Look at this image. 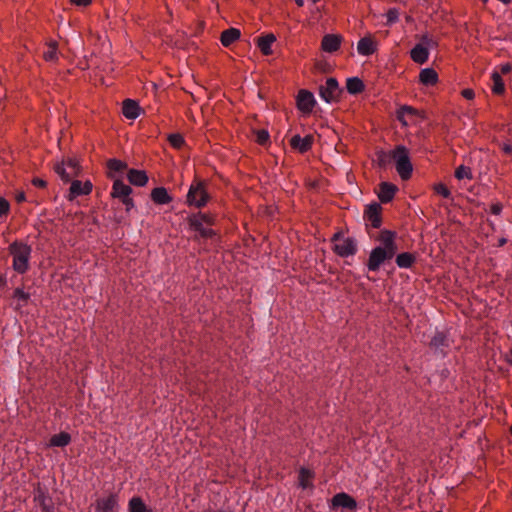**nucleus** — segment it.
Instances as JSON below:
<instances>
[{
  "label": "nucleus",
  "mask_w": 512,
  "mask_h": 512,
  "mask_svg": "<svg viewBox=\"0 0 512 512\" xmlns=\"http://www.w3.org/2000/svg\"><path fill=\"white\" fill-rule=\"evenodd\" d=\"M418 116L417 110L410 106H402L397 111V119L403 126H408Z\"/></svg>",
  "instance_id": "obj_19"
},
{
  "label": "nucleus",
  "mask_w": 512,
  "mask_h": 512,
  "mask_svg": "<svg viewBox=\"0 0 512 512\" xmlns=\"http://www.w3.org/2000/svg\"><path fill=\"white\" fill-rule=\"evenodd\" d=\"M40 507L42 509V512H54V506L51 499H48L46 497H42V499L40 500Z\"/></svg>",
  "instance_id": "obj_40"
},
{
  "label": "nucleus",
  "mask_w": 512,
  "mask_h": 512,
  "mask_svg": "<svg viewBox=\"0 0 512 512\" xmlns=\"http://www.w3.org/2000/svg\"><path fill=\"white\" fill-rule=\"evenodd\" d=\"M427 41V36L422 38V42L414 46L410 52L412 60L418 64H424L429 57L428 47L424 44Z\"/></svg>",
  "instance_id": "obj_11"
},
{
  "label": "nucleus",
  "mask_w": 512,
  "mask_h": 512,
  "mask_svg": "<svg viewBox=\"0 0 512 512\" xmlns=\"http://www.w3.org/2000/svg\"><path fill=\"white\" fill-rule=\"evenodd\" d=\"M316 104L314 95L308 90H300L297 95V107L303 113H310Z\"/></svg>",
  "instance_id": "obj_8"
},
{
  "label": "nucleus",
  "mask_w": 512,
  "mask_h": 512,
  "mask_svg": "<svg viewBox=\"0 0 512 512\" xmlns=\"http://www.w3.org/2000/svg\"><path fill=\"white\" fill-rule=\"evenodd\" d=\"M357 51L363 56L372 55L376 51V45L371 37H363L357 43Z\"/></svg>",
  "instance_id": "obj_21"
},
{
  "label": "nucleus",
  "mask_w": 512,
  "mask_h": 512,
  "mask_svg": "<svg viewBox=\"0 0 512 512\" xmlns=\"http://www.w3.org/2000/svg\"><path fill=\"white\" fill-rule=\"evenodd\" d=\"M71 442V436L67 432L55 434L50 438V446L65 447Z\"/></svg>",
  "instance_id": "obj_29"
},
{
  "label": "nucleus",
  "mask_w": 512,
  "mask_h": 512,
  "mask_svg": "<svg viewBox=\"0 0 512 512\" xmlns=\"http://www.w3.org/2000/svg\"><path fill=\"white\" fill-rule=\"evenodd\" d=\"M511 69H512L511 65L508 63L501 65V68H500L501 73H503V74L509 73L511 71Z\"/></svg>",
  "instance_id": "obj_51"
},
{
  "label": "nucleus",
  "mask_w": 512,
  "mask_h": 512,
  "mask_svg": "<svg viewBox=\"0 0 512 512\" xmlns=\"http://www.w3.org/2000/svg\"><path fill=\"white\" fill-rule=\"evenodd\" d=\"M151 199L156 204H168L172 201V197L168 194L164 187L154 188L151 192Z\"/></svg>",
  "instance_id": "obj_26"
},
{
  "label": "nucleus",
  "mask_w": 512,
  "mask_h": 512,
  "mask_svg": "<svg viewBox=\"0 0 512 512\" xmlns=\"http://www.w3.org/2000/svg\"><path fill=\"white\" fill-rule=\"evenodd\" d=\"M168 140L170 144L177 149H180L185 143L183 136L178 133L169 135Z\"/></svg>",
  "instance_id": "obj_37"
},
{
  "label": "nucleus",
  "mask_w": 512,
  "mask_h": 512,
  "mask_svg": "<svg viewBox=\"0 0 512 512\" xmlns=\"http://www.w3.org/2000/svg\"><path fill=\"white\" fill-rule=\"evenodd\" d=\"M92 191V183L86 181L82 183L79 180H73L69 189L68 200L72 201L78 196L88 195Z\"/></svg>",
  "instance_id": "obj_9"
},
{
  "label": "nucleus",
  "mask_w": 512,
  "mask_h": 512,
  "mask_svg": "<svg viewBox=\"0 0 512 512\" xmlns=\"http://www.w3.org/2000/svg\"><path fill=\"white\" fill-rule=\"evenodd\" d=\"M415 261V257L413 254L409 252H403L397 255L396 264L400 268H409Z\"/></svg>",
  "instance_id": "obj_31"
},
{
  "label": "nucleus",
  "mask_w": 512,
  "mask_h": 512,
  "mask_svg": "<svg viewBox=\"0 0 512 512\" xmlns=\"http://www.w3.org/2000/svg\"><path fill=\"white\" fill-rule=\"evenodd\" d=\"M33 185L39 188H45L47 185V182L40 178H34L32 181Z\"/></svg>",
  "instance_id": "obj_47"
},
{
  "label": "nucleus",
  "mask_w": 512,
  "mask_h": 512,
  "mask_svg": "<svg viewBox=\"0 0 512 512\" xmlns=\"http://www.w3.org/2000/svg\"><path fill=\"white\" fill-rule=\"evenodd\" d=\"M44 58L47 61H55L57 59L56 43L51 44L48 50L44 52Z\"/></svg>",
  "instance_id": "obj_38"
},
{
  "label": "nucleus",
  "mask_w": 512,
  "mask_h": 512,
  "mask_svg": "<svg viewBox=\"0 0 512 512\" xmlns=\"http://www.w3.org/2000/svg\"><path fill=\"white\" fill-rule=\"evenodd\" d=\"M510 431H511V434H512V425H511Z\"/></svg>",
  "instance_id": "obj_59"
},
{
  "label": "nucleus",
  "mask_w": 512,
  "mask_h": 512,
  "mask_svg": "<svg viewBox=\"0 0 512 512\" xmlns=\"http://www.w3.org/2000/svg\"><path fill=\"white\" fill-rule=\"evenodd\" d=\"M118 505L116 494H111L106 498H100L96 501V509L99 512H113Z\"/></svg>",
  "instance_id": "obj_17"
},
{
  "label": "nucleus",
  "mask_w": 512,
  "mask_h": 512,
  "mask_svg": "<svg viewBox=\"0 0 512 512\" xmlns=\"http://www.w3.org/2000/svg\"><path fill=\"white\" fill-rule=\"evenodd\" d=\"M342 37L335 34H327L323 37L321 47L325 52L333 53L340 47Z\"/></svg>",
  "instance_id": "obj_16"
},
{
  "label": "nucleus",
  "mask_w": 512,
  "mask_h": 512,
  "mask_svg": "<svg viewBox=\"0 0 512 512\" xmlns=\"http://www.w3.org/2000/svg\"><path fill=\"white\" fill-rule=\"evenodd\" d=\"M210 199V195L207 191V184L202 180H195L187 193L186 202L189 206H195L197 208L204 207Z\"/></svg>",
  "instance_id": "obj_3"
},
{
  "label": "nucleus",
  "mask_w": 512,
  "mask_h": 512,
  "mask_svg": "<svg viewBox=\"0 0 512 512\" xmlns=\"http://www.w3.org/2000/svg\"><path fill=\"white\" fill-rule=\"evenodd\" d=\"M276 37L273 34H267L257 39L258 47L264 55L272 54L271 46L275 42Z\"/></svg>",
  "instance_id": "obj_27"
},
{
  "label": "nucleus",
  "mask_w": 512,
  "mask_h": 512,
  "mask_svg": "<svg viewBox=\"0 0 512 512\" xmlns=\"http://www.w3.org/2000/svg\"><path fill=\"white\" fill-rule=\"evenodd\" d=\"M506 243V239L502 238L499 240V246H503Z\"/></svg>",
  "instance_id": "obj_57"
},
{
  "label": "nucleus",
  "mask_w": 512,
  "mask_h": 512,
  "mask_svg": "<svg viewBox=\"0 0 512 512\" xmlns=\"http://www.w3.org/2000/svg\"><path fill=\"white\" fill-rule=\"evenodd\" d=\"M241 36V32L237 28H229L221 33L220 41L223 46L229 47L232 43L238 40Z\"/></svg>",
  "instance_id": "obj_25"
},
{
  "label": "nucleus",
  "mask_w": 512,
  "mask_h": 512,
  "mask_svg": "<svg viewBox=\"0 0 512 512\" xmlns=\"http://www.w3.org/2000/svg\"><path fill=\"white\" fill-rule=\"evenodd\" d=\"M462 95L466 99H473L474 98V91L471 89H464L462 91Z\"/></svg>",
  "instance_id": "obj_49"
},
{
  "label": "nucleus",
  "mask_w": 512,
  "mask_h": 512,
  "mask_svg": "<svg viewBox=\"0 0 512 512\" xmlns=\"http://www.w3.org/2000/svg\"><path fill=\"white\" fill-rule=\"evenodd\" d=\"M332 506L333 507H342L347 510H356L357 502L353 497L348 495L345 492H341L333 496L332 498Z\"/></svg>",
  "instance_id": "obj_14"
},
{
  "label": "nucleus",
  "mask_w": 512,
  "mask_h": 512,
  "mask_svg": "<svg viewBox=\"0 0 512 512\" xmlns=\"http://www.w3.org/2000/svg\"><path fill=\"white\" fill-rule=\"evenodd\" d=\"M399 13L396 9H390L387 12V24L395 23L398 20Z\"/></svg>",
  "instance_id": "obj_46"
},
{
  "label": "nucleus",
  "mask_w": 512,
  "mask_h": 512,
  "mask_svg": "<svg viewBox=\"0 0 512 512\" xmlns=\"http://www.w3.org/2000/svg\"><path fill=\"white\" fill-rule=\"evenodd\" d=\"M107 167L109 170V177L115 180L119 179L118 176L127 169V164L118 159H110L107 162Z\"/></svg>",
  "instance_id": "obj_22"
},
{
  "label": "nucleus",
  "mask_w": 512,
  "mask_h": 512,
  "mask_svg": "<svg viewBox=\"0 0 512 512\" xmlns=\"http://www.w3.org/2000/svg\"><path fill=\"white\" fill-rule=\"evenodd\" d=\"M132 188L125 184L122 179H115L112 186L111 196L121 202L130 197Z\"/></svg>",
  "instance_id": "obj_13"
},
{
  "label": "nucleus",
  "mask_w": 512,
  "mask_h": 512,
  "mask_svg": "<svg viewBox=\"0 0 512 512\" xmlns=\"http://www.w3.org/2000/svg\"><path fill=\"white\" fill-rule=\"evenodd\" d=\"M381 206L374 202L367 206L364 217L373 228H379L381 225Z\"/></svg>",
  "instance_id": "obj_12"
},
{
  "label": "nucleus",
  "mask_w": 512,
  "mask_h": 512,
  "mask_svg": "<svg viewBox=\"0 0 512 512\" xmlns=\"http://www.w3.org/2000/svg\"><path fill=\"white\" fill-rule=\"evenodd\" d=\"M122 203L125 205L126 211H130L134 207V201L131 197L124 199Z\"/></svg>",
  "instance_id": "obj_48"
},
{
  "label": "nucleus",
  "mask_w": 512,
  "mask_h": 512,
  "mask_svg": "<svg viewBox=\"0 0 512 512\" xmlns=\"http://www.w3.org/2000/svg\"><path fill=\"white\" fill-rule=\"evenodd\" d=\"M313 477V473L306 468H301L299 471V485L303 489H307L312 486L310 479Z\"/></svg>",
  "instance_id": "obj_32"
},
{
  "label": "nucleus",
  "mask_w": 512,
  "mask_h": 512,
  "mask_svg": "<svg viewBox=\"0 0 512 512\" xmlns=\"http://www.w3.org/2000/svg\"><path fill=\"white\" fill-rule=\"evenodd\" d=\"M398 188L389 182H382L380 184V191L378 197L382 203H388L391 201L397 192Z\"/></svg>",
  "instance_id": "obj_20"
},
{
  "label": "nucleus",
  "mask_w": 512,
  "mask_h": 512,
  "mask_svg": "<svg viewBox=\"0 0 512 512\" xmlns=\"http://www.w3.org/2000/svg\"><path fill=\"white\" fill-rule=\"evenodd\" d=\"M483 2H487V0H482Z\"/></svg>",
  "instance_id": "obj_60"
},
{
  "label": "nucleus",
  "mask_w": 512,
  "mask_h": 512,
  "mask_svg": "<svg viewBox=\"0 0 512 512\" xmlns=\"http://www.w3.org/2000/svg\"><path fill=\"white\" fill-rule=\"evenodd\" d=\"M122 112L126 118L136 119L140 114V107L136 101L126 99L123 101Z\"/></svg>",
  "instance_id": "obj_23"
},
{
  "label": "nucleus",
  "mask_w": 512,
  "mask_h": 512,
  "mask_svg": "<svg viewBox=\"0 0 512 512\" xmlns=\"http://www.w3.org/2000/svg\"><path fill=\"white\" fill-rule=\"evenodd\" d=\"M446 346H447L446 335L442 332L436 333L430 342V348L432 350H434L435 353L441 355V357H445V355H446V350H445Z\"/></svg>",
  "instance_id": "obj_18"
},
{
  "label": "nucleus",
  "mask_w": 512,
  "mask_h": 512,
  "mask_svg": "<svg viewBox=\"0 0 512 512\" xmlns=\"http://www.w3.org/2000/svg\"><path fill=\"white\" fill-rule=\"evenodd\" d=\"M340 88L336 78L330 77L326 80V84L320 86V97L327 103H331L339 96Z\"/></svg>",
  "instance_id": "obj_7"
},
{
  "label": "nucleus",
  "mask_w": 512,
  "mask_h": 512,
  "mask_svg": "<svg viewBox=\"0 0 512 512\" xmlns=\"http://www.w3.org/2000/svg\"><path fill=\"white\" fill-rule=\"evenodd\" d=\"M396 234L394 232L384 230L381 231L379 241L381 242L380 248H386L395 241Z\"/></svg>",
  "instance_id": "obj_35"
},
{
  "label": "nucleus",
  "mask_w": 512,
  "mask_h": 512,
  "mask_svg": "<svg viewBox=\"0 0 512 512\" xmlns=\"http://www.w3.org/2000/svg\"><path fill=\"white\" fill-rule=\"evenodd\" d=\"M295 2L297 3L298 6L304 5V0H295Z\"/></svg>",
  "instance_id": "obj_56"
},
{
  "label": "nucleus",
  "mask_w": 512,
  "mask_h": 512,
  "mask_svg": "<svg viewBox=\"0 0 512 512\" xmlns=\"http://www.w3.org/2000/svg\"><path fill=\"white\" fill-rule=\"evenodd\" d=\"M7 284L6 275L0 274V288H4Z\"/></svg>",
  "instance_id": "obj_52"
},
{
  "label": "nucleus",
  "mask_w": 512,
  "mask_h": 512,
  "mask_svg": "<svg viewBox=\"0 0 512 512\" xmlns=\"http://www.w3.org/2000/svg\"><path fill=\"white\" fill-rule=\"evenodd\" d=\"M8 252L12 256L13 270L19 274H25L30 269L31 246L21 241H14L8 246Z\"/></svg>",
  "instance_id": "obj_1"
},
{
  "label": "nucleus",
  "mask_w": 512,
  "mask_h": 512,
  "mask_svg": "<svg viewBox=\"0 0 512 512\" xmlns=\"http://www.w3.org/2000/svg\"><path fill=\"white\" fill-rule=\"evenodd\" d=\"M311 1H312L313 3H316V2H318L319 0H311Z\"/></svg>",
  "instance_id": "obj_58"
},
{
  "label": "nucleus",
  "mask_w": 512,
  "mask_h": 512,
  "mask_svg": "<svg viewBox=\"0 0 512 512\" xmlns=\"http://www.w3.org/2000/svg\"><path fill=\"white\" fill-rule=\"evenodd\" d=\"M503 151L507 154L512 153V146L510 144H504Z\"/></svg>",
  "instance_id": "obj_54"
},
{
  "label": "nucleus",
  "mask_w": 512,
  "mask_h": 512,
  "mask_svg": "<svg viewBox=\"0 0 512 512\" xmlns=\"http://www.w3.org/2000/svg\"><path fill=\"white\" fill-rule=\"evenodd\" d=\"M313 141L314 137L312 135H306L304 138L300 135H294L290 140V145L300 153H305L311 149Z\"/></svg>",
  "instance_id": "obj_15"
},
{
  "label": "nucleus",
  "mask_w": 512,
  "mask_h": 512,
  "mask_svg": "<svg viewBox=\"0 0 512 512\" xmlns=\"http://www.w3.org/2000/svg\"><path fill=\"white\" fill-rule=\"evenodd\" d=\"M501 210H502V207H500V206L495 205L492 207V212L494 214H499L501 212Z\"/></svg>",
  "instance_id": "obj_55"
},
{
  "label": "nucleus",
  "mask_w": 512,
  "mask_h": 512,
  "mask_svg": "<svg viewBox=\"0 0 512 512\" xmlns=\"http://www.w3.org/2000/svg\"><path fill=\"white\" fill-rule=\"evenodd\" d=\"M256 141L260 145H265L269 141V133L266 130H258L256 132Z\"/></svg>",
  "instance_id": "obj_41"
},
{
  "label": "nucleus",
  "mask_w": 512,
  "mask_h": 512,
  "mask_svg": "<svg viewBox=\"0 0 512 512\" xmlns=\"http://www.w3.org/2000/svg\"><path fill=\"white\" fill-rule=\"evenodd\" d=\"M129 512H150L139 497H133L129 501Z\"/></svg>",
  "instance_id": "obj_33"
},
{
  "label": "nucleus",
  "mask_w": 512,
  "mask_h": 512,
  "mask_svg": "<svg viewBox=\"0 0 512 512\" xmlns=\"http://www.w3.org/2000/svg\"><path fill=\"white\" fill-rule=\"evenodd\" d=\"M388 260L390 259L387 257L384 250L380 247H375L369 255L367 267L370 271H377L380 266Z\"/></svg>",
  "instance_id": "obj_10"
},
{
  "label": "nucleus",
  "mask_w": 512,
  "mask_h": 512,
  "mask_svg": "<svg viewBox=\"0 0 512 512\" xmlns=\"http://www.w3.org/2000/svg\"><path fill=\"white\" fill-rule=\"evenodd\" d=\"M392 160L391 152L386 153L384 151H380L378 153V163L381 167H385L390 163Z\"/></svg>",
  "instance_id": "obj_39"
},
{
  "label": "nucleus",
  "mask_w": 512,
  "mask_h": 512,
  "mask_svg": "<svg viewBox=\"0 0 512 512\" xmlns=\"http://www.w3.org/2000/svg\"><path fill=\"white\" fill-rule=\"evenodd\" d=\"M455 177L458 180L470 179L471 178V170L469 167L464 165H460L455 171Z\"/></svg>",
  "instance_id": "obj_36"
},
{
  "label": "nucleus",
  "mask_w": 512,
  "mask_h": 512,
  "mask_svg": "<svg viewBox=\"0 0 512 512\" xmlns=\"http://www.w3.org/2000/svg\"><path fill=\"white\" fill-rule=\"evenodd\" d=\"M127 178L135 186H144L148 182V176L143 170L130 169Z\"/></svg>",
  "instance_id": "obj_24"
},
{
  "label": "nucleus",
  "mask_w": 512,
  "mask_h": 512,
  "mask_svg": "<svg viewBox=\"0 0 512 512\" xmlns=\"http://www.w3.org/2000/svg\"><path fill=\"white\" fill-rule=\"evenodd\" d=\"M9 208V202L6 199L0 197V218H3L8 214Z\"/></svg>",
  "instance_id": "obj_43"
},
{
  "label": "nucleus",
  "mask_w": 512,
  "mask_h": 512,
  "mask_svg": "<svg viewBox=\"0 0 512 512\" xmlns=\"http://www.w3.org/2000/svg\"><path fill=\"white\" fill-rule=\"evenodd\" d=\"M334 251L341 257L352 256L357 252L356 241L352 238L341 239L339 234H335L333 237Z\"/></svg>",
  "instance_id": "obj_6"
},
{
  "label": "nucleus",
  "mask_w": 512,
  "mask_h": 512,
  "mask_svg": "<svg viewBox=\"0 0 512 512\" xmlns=\"http://www.w3.org/2000/svg\"><path fill=\"white\" fill-rule=\"evenodd\" d=\"M14 297L17 298L23 304H26L30 298V295L24 292L21 288H16L14 291Z\"/></svg>",
  "instance_id": "obj_42"
},
{
  "label": "nucleus",
  "mask_w": 512,
  "mask_h": 512,
  "mask_svg": "<svg viewBox=\"0 0 512 512\" xmlns=\"http://www.w3.org/2000/svg\"><path fill=\"white\" fill-rule=\"evenodd\" d=\"M492 81H493L492 91L495 94H502L505 90V86H504L501 75L497 71H494L492 73Z\"/></svg>",
  "instance_id": "obj_34"
},
{
  "label": "nucleus",
  "mask_w": 512,
  "mask_h": 512,
  "mask_svg": "<svg viewBox=\"0 0 512 512\" xmlns=\"http://www.w3.org/2000/svg\"><path fill=\"white\" fill-rule=\"evenodd\" d=\"M55 172L65 182H70L72 177L77 176L80 172V166L75 158L68 157L61 163L55 165Z\"/></svg>",
  "instance_id": "obj_5"
},
{
  "label": "nucleus",
  "mask_w": 512,
  "mask_h": 512,
  "mask_svg": "<svg viewBox=\"0 0 512 512\" xmlns=\"http://www.w3.org/2000/svg\"><path fill=\"white\" fill-rule=\"evenodd\" d=\"M346 88L350 94L355 95L364 90V84L358 77H352L347 79Z\"/></svg>",
  "instance_id": "obj_30"
},
{
  "label": "nucleus",
  "mask_w": 512,
  "mask_h": 512,
  "mask_svg": "<svg viewBox=\"0 0 512 512\" xmlns=\"http://www.w3.org/2000/svg\"><path fill=\"white\" fill-rule=\"evenodd\" d=\"M434 190L438 195H441L444 198H448V187H446L444 184L439 183L435 185Z\"/></svg>",
  "instance_id": "obj_45"
},
{
  "label": "nucleus",
  "mask_w": 512,
  "mask_h": 512,
  "mask_svg": "<svg viewBox=\"0 0 512 512\" xmlns=\"http://www.w3.org/2000/svg\"><path fill=\"white\" fill-rule=\"evenodd\" d=\"M419 79L424 85H434L438 81V75L433 68H425L421 70Z\"/></svg>",
  "instance_id": "obj_28"
},
{
  "label": "nucleus",
  "mask_w": 512,
  "mask_h": 512,
  "mask_svg": "<svg viewBox=\"0 0 512 512\" xmlns=\"http://www.w3.org/2000/svg\"><path fill=\"white\" fill-rule=\"evenodd\" d=\"M189 223H190V226L196 232H198L202 238L208 239V238H212L215 235V232L213 229L205 227V225L212 226L215 223V218L211 214L202 213V212L193 214L189 218Z\"/></svg>",
  "instance_id": "obj_4"
},
{
  "label": "nucleus",
  "mask_w": 512,
  "mask_h": 512,
  "mask_svg": "<svg viewBox=\"0 0 512 512\" xmlns=\"http://www.w3.org/2000/svg\"><path fill=\"white\" fill-rule=\"evenodd\" d=\"M92 0H71V2L78 6H87Z\"/></svg>",
  "instance_id": "obj_50"
},
{
  "label": "nucleus",
  "mask_w": 512,
  "mask_h": 512,
  "mask_svg": "<svg viewBox=\"0 0 512 512\" xmlns=\"http://www.w3.org/2000/svg\"><path fill=\"white\" fill-rule=\"evenodd\" d=\"M25 199H26L25 198V194L23 192L18 193L16 195V201L19 202V203L25 201Z\"/></svg>",
  "instance_id": "obj_53"
},
{
  "label": "nucleus",
  "mask_w": 512,
  "mask_h": 512,
  "mask_svg": "<svg viewBox=\"0 0 512 512\" xmlns=\"http://www.w3.org/2000/svg\"><path fill=\"white\" fill-rule=\"evenodd\" d=\"M389 259H392L398 251V246L395 241L386 248H382Z\"/></svg>",
  "instance_id": "obj_44"
},
{
  "label": "nucleus",
  "mask_w": 512,
  "mask_h": 512,
  "mask_svg": "<svg viewBox=\"0 0 512 512\" xmlns=\"http://www.w3.org/2000/svg\"><path fill=\"white\" fill-rule=\"evenodd\" d=\"M391 156L401 179L408 180L413 171L408 149L403 145H398L391 151Z\"/></svg>",
  "instance_id": "obj_2"
}]
</instances>
